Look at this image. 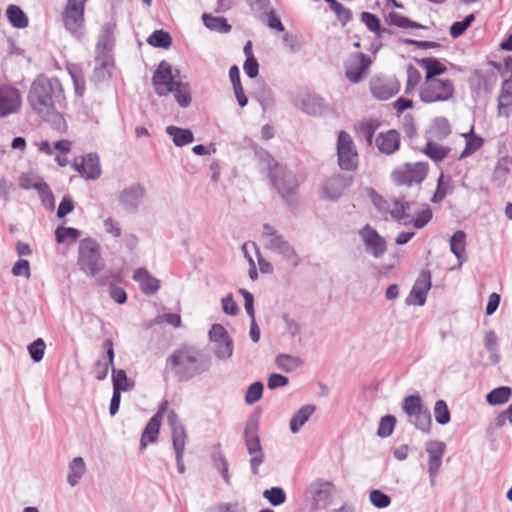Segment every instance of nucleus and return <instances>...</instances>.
I'll use <instances>...</instances> for the list:
<instances>
[{
  "mask_svg": "<svg viewBox=\"0 0 512 512\" xmlns=\"http://www.w3.org/2000/svg\"><path fill=\"white\" fill-rule=\"evenodd\" d=\"M380 122L378 119L370 118L362 120L355 126L357 137L364 139L368 145L373 142V136L375 131L379 128Z\"/></svg>",
  "mask_w": 512,
  "mask_h": 512,
  "instance_id": "nucleus-30",
  "label": "nucleus"
},
{
  "mask_svg": "<svg viewBox=\"0 0 512 512\" xmlns=\"http://www.w3.org/2000/svg\"><path fill=\"white\" fill-rule=\"evenodd\" d=\"M259 423L257 419H250L244 429L245 445L250 458V467L253 475H258L259 467L264 462V453L258 436Z\"/></svg>",
  "mask_w": 512,
  "mask_h": 512,
  "instance_id": "nucleus-8",
  "label": "nucleus"
},
{
  "mask_svg": "<svg viewBox=\"0 0 512 512\" xmlns=\"http://www.w3.org/2000/svg\"><path fill=\"white\" fill-rule=\"evenodd\" d=\"M263 497L273 506H279L286 501V494L280 487H272L263 492Z\"/></svg>",
  "mask_w": 512,
  "mask_h": 512,
  "instance_id": "nucleus-52",
  "label": "nucleus"
},
{
  "mask_svg": "<svg viewBox=\"0 0 512 512\" xmlns=\"http://www.w3.org/2000/svg\"><path fill=\"white\" fill-rule=\"evenodd\" d=\"M466 234L462 230H457L450 238V250L459 260V266L467 260L465 256Z\"/></svg>",
  "mask_w": 512,
  "mask_h": 512,
  "instance_id": "nucleus-33",
  "label": "nucleus"
},
{
  "mask_svg": "<svg viewBox=\"0 0 512 512\" xmlns=\"http://www.w3.org/2000/svg\"><path fill=\"white\" fill-rule=\"evenodd\" d=\"M506 69L510 74L508 77L503 73L504 80L498 96V115L508 118L512 114V60H505Z\"/></svg>",
  "mask_w": 512,
  "mask_h": 512,
  "instance_id": "nucleus-20",
  "label": "nucleus"
},
{
  "mask_svg": "<svg viewBox=\"0 0 512 512\" xmlns=\"http://www.w3.org/2000/svg\"><path fill=\"white\" fill-rule=\"evenodd\" d=\"M316 407L312 404L302 406L291 418L289 428L291 433L296 434L306 424L315 412Z\"/></svg>",
  "mask_w": 512,
  "mask_h": 512,
  "instance_id": "nucleus-29",
  "label": "nucleus"
},
{
  "mask_svg": "<svg viewBox=\"0 0 512 512\" xmlns=\"http://www.w3.org/2000/svg\"><path fill=\"white\" fill-rule=\"evenodd\" d=\"M350 183L351 179L341 174H335L325 179L320 190L321 198L328 201L338 200Z\"/></svg>",
  "mask_w": 512,
  "mask_h": 512,
  "instance_id": "nucleus-21",
  "label": "nucleus"
},
{
  "mask_svg": "<svg viewBox=\"0 0 512 512\" xmlns=\"http://www.w3.org/2000/svg\"><path fill=\"white\" fill-rule=\"evenodd\" d=\"M512 165V160L508 157L501 158L495 167L493 176L496 181H498L500 184H502L506 176L508 175L510 171V167Z\"/></svg>",
  "mask_w": 512,
  "mask_h": 512,
  "instance_id": "nucleus-54",
  "label": "nucleus"
},
{
  "mask_svg": "<svg viewBox=\"0 0 512 512\" xmlns=\"http://www.w3.org/2000/svg\"><path fill=\"white\" fill-rule=\"evenodd\" d=\"M147 42L154 47L168 48L172 39L168 32L156 30L148 37Z\"/></svg>",
  "mask_w": 512,
  "mask_h": 512,
  "instance_id": "nucleus-49",
  "label": "nucleus"
},
{
  "mask_svg": "<svg viewBox=\"0 0 512 512\" xmlns=\"http://www.w3.org/2000/svg\"><path fill=\"white\" fill-rule=\"evenodd\" d=\"M334 493L335 487L328 481L316 480L307 488V494L316 508H326Z\"/></svg>",
  "mask_w": 512,
  "mask_h": 512,
  "instance_id": "nucleus-19",
  "label": "nucleus"
},
{
  "mask_svg": "<svg viewBox=\"0 0 512 512\" xmlns=\"http://www.w3.org/2000/svg\"><path fill=\"white\" fill-rule=\"evenodd\" d=\"M6 17L12 27L16 29H24L29 25L27 15L18 5H8L6 8Z\"/></svg>",
  "mask_w": 512,
  "mask_h": 512,
  "instance_id": "nucleus-32",
  "label": "nucleus"
},
{
  "mask_svg": "<svg viewBox=\"0 0 512 512\" xmlns=\"http://www.w3.org/2000/svg\"><path fill=\"white\" fill-rule=\"evenodd\" d=\"M133 279L140 284V288L145 294H154L160 288V281L145 268L136 269L133 273Z\"/></svg>",
  "mask_w": 512,
  "mask_h": 512,
  "instance_id": "nucleus-27",
  "label": "nucleus"
},
{
  "mask_svg": "<svg viewBox=\"0 0 512 512\" xmlns=\"http://www.w3.org/2000/svg\"><path fill=\"white\" fill-rule=\"evenodd\" d=\"M161 420L158 417H152L147 426L145 427L141 437V449L146 448L148 443H153L157 440L160 430Z\"/></svg>",
  "mask_w": 512,
  "mask_h": 512,
  "instance_id": "nucleus-37",
  "label": "nucleus"
},
{
  "mask_svg": "<svg viewBox=\"0 0 512 512\" xmlns=\"http://www.w3.org/2000/svg\"><path fill=\"white\" fill-rule=\"evenodd\" d=\"M449 190V179H446L443 174H441L437 181V189L431 199L433 203L441 202L447 195Z\"/></svg>",
  "mask_w": 512,
  "mask_h": 512,
  "instance_id": "nucleus-60",
  "label": "nucleus"
},
{
  "mask_svg": "<svg viewBox=\"0 0 512 512\" xmlns=\"http://www.w3.org/2000/svg\"><path fill=\"white\" fill-rule=\"evenodd\" d=\"M325 1L329 3L331 10L336 14L337 19L342 23V25H346L350 21L351 12L348 8L344 7L336 0Z\"/></svg>",
  "mask_w": 512,
  "mask_h": 512,
  "instance_id": "nucleus-56",
  "label": "nucleus"
},
{
  "mask_svg": "<svg viewBox=\"0 0 512 512\" xmlns=\"http://www.w3.org/2000/svg\"><path fill=\"white\" fill-rule=\"evenodd\" d=\"M387 22L390 25L397 26V27L404 28V29H407V28L422 29V28H424L423 25H421L417 22L411 21L407 17L402 16L395 12H392L388 15Z\"/></svg>",
  "mask_w": 512,
  "mask_h": 512,
  "instance_id": "nucleus-46",
  "label": "nucleus"
},
{
  "mask_svg": "<svg viewBox=\"0 0 512 512\" xmlns=\"http://www.w3.org/2000/svg\"><path fill=\"white\" fill-rule=\"evenodd\" d=\"M265 161L269 170V176L273 186L285 200L289 201L297 192L299 181L293 172L279 165L270 155H266Z\"/></svg>",
  "mask_w": 512,
  "mask_h": 512,
  "instance_id": "nucleus-4",
  "label": "nucleus"
},
{
  "mask_svg": "<svg viewBox=\"0 0 512 512\" xmlns=\"http://www.w3.org/2000/svg\"><path fill=\"white\" fill-rule=\"evenodd\" d=\"M263 389H264V386H263L262 382L257 381V382L252 383L246 391L245 402L249 405H252V404L256 403L257 401H259L262 397Z\"/></svg>",
  "mask_w": 512,
  "mask_h": 512,
  "instance_id": "nucleus-57",
  "label": "nucleus"
},
{
  "mask_svg": "<svg viewBox=\"0 0 512 512\" xmlns=\"http://www.w3.org/2000/svg\"><path fill=\"white\" fill-rule=\"evenodd\" d=\"M371 59L363 53H353L345 61V75L352 83H358L371 65Z\"/></svg>",
  "mask_w": 512,
  "mask_h": 512,
  "instance_id": "nucleus-18",
  "label": "nucleus"
},
{
  "mask_svg": "<svg viewBox=\"0 0 512 512\" xmlns=\"http://www.w3.org/2000/svg\"><path fill=\"white\" fill-rule=\"evenodd\" d=\"M166 133L172 137L173 143L178 147L185 146L194 141V135L190 129L170 125L166 127Z\"/></svg>",
  "mask_w": 512,
  "mask_h": 512,
  "instance_id": "nucleus-34",
  "label": "nucleus"
},
{
  "mask_svg": "<svg viewBox=\"0 0 512 512\" xmlns=\"http://www.w3.org/2000/svg\"><path fill=\"white\" fill-rule=\"evenodd\" d=\"M396 423V419L392 415H386L381 418L377 434L380 437H388L392 434L394 430V426Z\"/></svg>",
  "mask_w": 512,
  "mask_h": 512,
  "instance_id": "nucleus-59",
  "label": "nucleus"
},
{
  "mask_svg": "<svg viewBox=\"0 0 512 512\" xmlns=\"http://www.w3.org/2000/svg\"><path fill=\"white\" fill-rule=\"evenodd\" d=\"M418 63L425 70L424 79H441L447 71V67L436 58H422Z\"/></svg>",
  "mask_w": 512,
  "mask_h": 512,
  "instance_id": "nucleus-28",
  "label": "nucleus"
},
{
  "mask_svg": "<svg viewBox=\"0 0 512 512\" xmlns=\"http://www.w3.org/2000/svg\"><path fill=\"white\" fill-rule=\"evenodd\" d=\"M37 192L44 205H47L50 208L54 207V195L45 181L37 187Z\"/></svg>",
  "mask_w": 512,
  "mask_h": 512,
  "instance_id": "nucleus-64",
  "label": "nucleus"
},
{
  "mask_svg": "<svg viewBox=\"0 0 512 512\" xmlns=\"http://www.w3.org/2000/svg\"><path fill=\"white\" fill-rule=\"evenodd\" d=\"M361 21L366 25L367 29L374 32L377 36L381 37L387 32L386 29H380V21L378 17L369 12H362L360 15Z\"/></svg>",
  "mask_w": 512,
  "mask_h": 512,
  "instance_id": "nucleus-50",
  "label": "nucleus"
},
{
  "mask_svg": "<svg viewBox=\"0 0 512 512\" xmlns=\"http://www.w3.org/2000/svg\"><path fill=\"white\" fill-rule=\"evenodd\" d=\"M369 498H370L371 503L375 507L380 508V509L388 507L391 503V499L387 494L381 492L380 490H376V489L372 490L370 492Z\"/></svg>",
  "mask_w": 512,
  "mask_h": 512,
  "instance_id": "nucleus-62",
  "label": "nucleus"
},
{
  "mask_svg": "<svg viewBox=\"0 0 512 512\" xmlns=\"http://www.w3.org/2000/svg\"><path fill=\"white\" fill-rule=\"evenodd\" d=\"M172 444L175 454L180 456V453H184L186 445V431L184 426H177L172 431Z\"/></svg>",
  "mask_w": 512,
  "mask_h": 512,
  "instance_id": "nucleus-51",
  "label": "nucleus"
},
{
  "mask_svg": "<svg viewBox=\"0 0 512 512\" xmlns=\"http://www.w3.org/2000/svg\"><path fill=\"white\" fill-rule=\"evenodd\" d=\"M434 141L428 138L424 153L433 161L438 162L448 155L449 148L436 144Z\"/></svg>",
  "mask_w": 512,
  "mask_h": 512,
  "instance_id": "nucleus-43",
  "label": "nucleus"
},
{
  "mask_svg": "<svg viewBox=\"0 0 512 512\" xmlns=\"http://www.w3.org/2000/svg\"><path fill=\"white\" fill-rule=\"evenodd\" d=\"M178 105L182 108L188 107L192 102L190 85L186 82L179 81L173 88L172 92Z\"/></svg>",
  "mask_w": 512,
  "mask_h": 512,
  "instance_id": "nucleus-38",
  "label": "nucleus"
},
{
  "mask_svg": "<svg viewBox=\"0 0 512 512\" xmlns=\"http://www.w3.org/2000/svg\"><path fill=\"white\" fill-rule=\"evenodd\" d=\"M474 20V14H469L462 21L454 22L450 27V35L453 38L461 36Z\"/></svg>",
  "mask_w": 512,
  "mask_h": 512,
  "instance_id": "nucleus-58",
  "label": "nucleus"
},
{
  "mask_svg": "<svg viewBox=\"0 0 512 512\" xmlns=\"http://www.w3.org/2000/svg\"><path fill=\"white\" fill-rule=\"evenodd\" d=\"M336 149L339 167L346 171L355 170L358 166L359 157L355 143L349 133L344 130L339 131Z\"/></svg>",
  "mask_w": 512,
  "mask_h": 512,
  "instance_id": "nucleus-10",
  "label": "nucleus"
},
{
  "mask_svg": "<svg viewBox=\"0 0 512 512\" xmlns=\"http://www.w3.org/2000/svg\"><path fill=\"white\" fill-rule=\"evenodd\" d=\"M46 344L43 339L38 338L28 346L30 357L34 362H40L43 359Z\"/></svg>",
  "mask_w": 512,
  "mask_h": 512,
  "instance_id": "nucleus-61",
  "label": "nucleus"
},
{
  "mask_svg": "<svg viewBox=\"0 0 512 512\" xmlns=\"http://www.w3.org/2000/svg\"><path fill=\"white\" fill-rule=\"evenodd\" d=\"M43 182L44 180L41 177L32 173H23L19 177V186L24 190H37V187Z\"/></svg>",
  "mask_w": 512,
  "mask_h": 512,
  "instance_id": "nucleus-55",
  "label": "nucleus"
},
{
  "mask_svg": "<svg viewBox=\"0 0 512 512\" xmlns=\"http://www.w3.org/2000/svg\"><path fill=\"white\" fill-rule=\"evenodd\" d=\"M512 394V389L508 386H501L493 389L486 396V400L490 405H499L506 403Z\"/></svg>",
  "mask_w": 512,
  "mask_h": 512,
  "instance_id": "nucleus-42",
  "label": "nucleus"
},
{
  "mask_svg": "<svg viewBox=\"0 0 512 512\" xmlns=\"http://www.w3.org/2000/svg\"><path fill=\"white\" fill-rule=\"evenodd\" d=\"M370 90L375 98L387 100L398 92L399 85L395 79L375 76L370 81Z\"/></svg>",
  "mask_w": 512,
  "mask_h": 512,
  "instance_id": "nucleus-23",
  "label": "nucleus"
},
{
  "mask_svg": "<svg viewBox=\"0 0 512 512\" xmlns=\"http://www.w3.org/2000/svg\"><path fill=\"white\" fill-rule=\"evenodd\" d=\"M402 410L408 417L418 415L424 410L422 398L419 395H409L404 398Z\"/></svg>",
  "mask_w": 512,
  "mask_h": 512,
  "instance_id": "nucleus-40",
  "label": "nucleus"
},
{
  "mask_svg": "<svg viewBox=\"0 0 512 512\" xmlns=\"http://www.w3.org/2000/svg\"><path fill=\"white\" fill-rule=\"evenodd\" d=\"M78 265L84 273L95 276L104 268V261L97 242L91 238L80 241Z\"/></svg>",
  "mask_w": 512,
  "mask_h": 512,
  "instance_id": "nucleus-7",
  "label": "nucleus"
},
{
  "mask_svg": "<svg viewBox=\"0 0 512 512\" xmlns=\"http://www.w3.org/2000/svg\"><path fill=\"white\" fill-rule=\"evenodd\" d=\"M262 240L266 249L280 255L292 269L300 264V257L293 246L273 226L263 225Z\"/></svg>",
  "mask_w": 512,
  "mask_h": 512,
  "instance_id": "nucleus-5",
  "label": "nucleus"
},
{
  "mask_svg": "<svg viewBox=\"0 0 512 512\" xmlns=\"http://www.w3.org/2000/svg\"><path fill=\"white\" fill-rule=\"evenodd\" d=\"M27 101L33 112L43 119L48 118L65 105L61 81L56 77L38 76L30 86Z\"/></svg>",
  "mask_w": 512,
  "mask_h": 512,
  "instance_id": "nucleus-1",
  "label": "nucleus"
},
{
  "mask_svg": "<svg viewBox=\"0 0 512 512\" xmlns=\"http://www.w3.org/2000/svg\"><path fill=\"white\" fill-rule=\"evenodd\" d=\"M454 94V83L448 78L424 79L419 87V98L426 104L448 102Z\"/></svg>",
  "mask_w": 512,
  "mask_h": 512,
  "instance_id": "nucleus-6",
  "label": "nucleus"
},
{
  "mask_svg": "<svg viewBox=\"0 0 512 512\" xmlns=\"http://www.w3.org/2000/svg\"><path fill=\"white\" fill-rule=\"evenodd\" d=\"M213 463L215 468L221 473L225 482L229 484L230 477L228 474V464L225 457L221 453H215L213 455Z\"/></svg>",
  "mask_w": 512,
  "mask_h": 512,
  "instance_id": "nucleus-63",
  "label": "nucleus"
},
{
  "mask_svg": "<svg viewBox=\"0 0 512 512\" xmlns=\"http://www.w3.org/2000/svg\"><path fill=\"white\" fill-rule=\"evenodd\" d=\"M465 138L466 146L459 156L460 159H463L471 155L472 153L480 149L481 146L483 145V139L479 136L474 135L472 130L469 134L465 135Z\"/></svg>",
  "mask_w": 512,
  "mask_h": 512,
  "instance_id": "nucleus-48",
  "label": "nucleus"
},
{
  "mask_svg": "<svg viewBox=\"0 0 512 512\" xmlns=\"http://www.w3.org/2000/svg\"><path fill=\"white\" fill-rule=\"evenodd\" d=\"M430 140H442L451 133L449 121L445 117H436L433 119L428 130Z\"/></svg>",
  "mask_w": 512,
  "mask_h": 512,
  "instance_id": "nucleus-31",
  "label": "nucleus"
},
{
  "mask_svg": "<svg viewBox=\"0 0 512 512\" xmlns=\"http://www.w3.org/2000/svg\"><path fill=\"white\" fill-rule=\"evenodd\" d=\"M427 172V163H406L392 172V179L397 185H419L426 178Z\"/></svg>",
  "mask_w": 512,
  "mask_h": 512,
  "instance_id": "nucleus-11",
  "label": "nucleus"
},
{
  "mask_svg": "<svg viewBox=\"0 0 512 512\" xmlns=\"http://www.w3.org/2000/svg\"><path fill=\"white\" fill-rule=\"evenodd\" d=\"M21 107L20 91L10 84H0V118L19 113Z\"/></svg>",
  "mask_w": 512,
  "mask_h": 512,
  "instance_id": "nucleus-13",
  "label": "nucleus"
},
{
  "mask_svg": "<svg viewBox=\"0 0 512 512\" xmlns=\"http://www.w3.org/2000/svg\"><path fill=\"white\" fill-rule=\"evenodd\" d=\"M167 361L183 380L205 373L211 367V357L194 347H182L174 351Z\"/></svg>",
  "mask_w": 512,
  "mask_h": 512,
  "instance_id": "nucleus-2",
  "label": "nucleus"
},
{
  "mask_svg": "<svg viewBox=\"0 0 512 512\" xmlns=\"http://www.w3.org/2000/svg\"><path fill=\"white\" fill-rule=\"evenodd\" d=\"M58 243H74L80 237V231L72 227H58L55 231Z\"/></svg>",
  "mask_w": 512,
  "mask_h": 512,
  "instance_id": "nucleus-45",
  "label": "nucleus"
},
{
  "mask_svg": "<svg viewBox=\"0 0 512 512\" xmlns=\"http://www.w3.org/2000/svg\"><path fill=\"white\" fill-rule=\"evenodd\" d=\"M359 236L364 243L367 253L371 254L374 258H382L384 256L387 250L386 241L374 228L366 224L359 230Z\"/></svg>",
  "mask_w": 512,
  "mask_h": 512,
  "instance_id": "nucleus-16",
  "label": "nucleus"
},
{
  "mask_svg": "<svg viewBox=\"0 0 512 512\" xmlns=\"http://www.w3.org/2000/svg\"><path fill=\"white\" fill-rule=\"evenodd\" d=\"M84 11L83 0H67L62 12L65 29L77 39H80L84 34Z\"/></svg>",
  "mask_w": 512,
  "mask_h": 512,
  "instance_id": "nucleus-9",
  "label": "nucleus"
},
{
  "mask_svg": "<svg viewBox=\"0 0 512 512\" xmlns=\"http://www.w3.org/2000/svg\"><path fill=\"white\" fill-rule=\"evenodd\" d=\"M275 364L281 371L289 373L299 368L303 364V361L297 356L290 354H279L275 358Z\"/></svg>",
  "mask_w": 512,
  "mask_h": 512,
  "instance_id": "nucleus-39",
  "label": "nucleus"
},
{
  "mask_svg": "<svg viewBox=\"0 0 512 512\" xmlns=\"http://www.w3.org/2000/svg\"><path fill=\"white\" fill-rule=\"evenodd\" d=\"M144 194L145 189L140 184H133L126 187L118 196L119 205L125 212L133 213L137 211Z\"/></svg>",
  "mask_w": 512,
  "mask_h": 512,
  "instance_id": "nucleus-22",
  "label": "nucleus"
},
{
  "mask_svg": "<svg viewBox=\"0 0 512 512\" xmlns=\"http://www.w3.org/2000/svg\"><path fill=\"white\" fill-rule=\"evenodd\" d=\"M372 202L375 208L382 214H390V216L405 225L413 223L414 227L417 229L423 228L432 218V211L430 208H426L420 211L417 216L412 219L409 214L406 213V210H409L410 203L405 200L404 197L396 198L393 200V204H391L383 199L380 195L372 192L371 195Z\"/></svg>",
  "mask_w": 512,
  "mask_h": 512,
  "instance_id": "nucleus-3",
  "label": "nucleus"
},
{
  "mask_svg": "<svg viewBox=\"0 0 512 512\" xmlns=\"http://www.w3.org/2000/svg\"><path fill=\"white\" fill-rule=\"evenodd\" d=\"M115 27L116 24L112 21L103 24L96 43V55L112 56Z\"/></svg>",
  "mask_w": 512,
  "mask_h": 512,
  "instance_id": "nucleus-26",
  "label": "nucleus"
},
{
  "mask_svg": "<svg viewBox=\"0 0 512 512\" xmlns=\"http://www.w3.org/2000/svg\"><path fill=\"white\" fill-rule=\"evenodd\" d=\"M430 288L431 274L429 271H422L406 299L407 304H417L419 306L424 305L426 302L427 292Z\"/></svg>",
  "mask_w": 512,
  "mask_h": 512,
  "instance_id": "nucleus-24",
  "label": "nucleus"
},
{
  "mask_svg": "<svg viewBox=\"0 0 512 512\" xmlns=\"http://www.w3.org/2000/svg\"><path fill=\"white\" fill-rule=\"evenodd\" d=\"M178 82L176 75L173 74L171 65L167 61L162 60L152 76L155 93L160 97L167 96Z\"/></svg>",
  "mask_w": 512,
  "mask_h": 512,
  "instance_id": "nucleus-12",
  "label": "nucleus"
},
{
  "mask_svg": "<svg viewBox=\"0 0 512 512\" xmlns=\"http://www.w3.org/2000/svg\"><path fill=\"white\" fill-rule=\"evenodd\" d=\"M435 420L439 425H446L450 422L451 416L448 406L444 400H438L434 406Z\"/></svg>",
  "mask_w": 512,
  "mask_h": 512,
  "instance_id": "nucleus-53",
  "label": "nucleus"
},
{
  "mask_svg": "<svg viewBox=\"0 0 512 512\" xmlns=\"http://www.w3.org/2000/svg\"><path fill=\"white\" fill-rule=\"evenodd\" d=\"M209 340L215 344L214 353L219 360H227L233 354V341L221 324H213L209 331Z\"/></svg>",
  "mask_w": 512,
  "mask_h": 512,
  "instance_id": "nucleus-14",
  "label": "nucleus"
},
{
  "mask_svg": "<svg viewBox=\"0 0 512 512\" xmlns=\"http://www.w3.org/2000/svg\"><path fill=\"white\" fill-rule=\"evenodd\" d=\"M425 450L428 454V472L430 485L436 484V477L442 465V458L446 450V444L439 440H429L425 444Z\"/></svg>",
  "mask_w": 512,
  "mask_h": 512,
  "instance_id": "nucleus-15",
  "label": "nucleus"
},
{
  "mask_svg": "<svg viewBox=\"0 0 512 512\" xmlns=\"http://www.w3.org/2000/svg\"><path fill=\"white\" fill-rule=\"evenodd\" d=\"M72 167L86 180H97L102 174L100 159L97 153H89L76 158L72 163Z\"/></svg>",
  "mask_w": 512,
  "mask_h": 512,
  "instance_id": "nucleus-17",
  "label": "nucleus"
},
{
  "mask_svg": "<svg viewBox=\"0 0 512 512\" xmlns=\"http://www.w3.org/2000/svg\"><path fill=\"white\" fill-rule=\"evenodd\" d=\"M202 20L204 25L210 30L220 33H227L231 30L230 24H228L227 20L223 17H215L204 13L202 15Z\"/></svg>",
  "mask_w": 512,
  "mask_h": 512,
  "instance_id": "nucleus-41",
  "label": "nucleus"
},
{
  "mask_svg": "<svg viewBox=\"0 0 512 512\" xmlns=\"http://www.w3.org/2000/svg\"><path fill=\"white\" fill-rule=\"evenodd\" d=\"M113 64L112 56L95 55V67L93 72V79L96 81H103L110 76V67Z\"/></svg>",
  "mask_w": 512,
  "mask_h": 512,
  "instance_id": "nucleus-35",
  "label": "nucleus"
},
{
  "mask_svg": "<svg viewBox=\"0 0 512 512\" xmlns=\"http://www.w3.org/2000/svg\"><path fill=\"white\" fill-rule=\"evenodd\" d=\"M113 390L129 391L133 388V382L130 381L126 372L122 369H112Z\"/></svg>",
  "mask_w": 512,
  "mask_h": 512,
  "instance_id": "nucleus-44",
  "label": "nucleus"
},
{
  "mask_svg": "<svg viewBox=\"0 0 512 512\" xmlns=\"http://www.w3.org/2000/svg\"><path fill=\"white\" fill-rule=\"evenodd\" d=\"M86 472V464L82 457H75L69 464L67 482L75 487Z\"/></svg>",
  "mask_w": 512,
  "mask_h": 512,
  "instance_id": "nucleus-36",
  "label": "nucleus"
},
{
  "mask_svg": "<svg viewBox=\"0 0 512 512\" xmlns=\"http://www.w3.org/2000/svg\"><path fill=\"white\" fill-rule=\"evenodd\" d=\"M410 422L416 427V429L424 433L430 432L432 420L431 415L427 409H424L418 415L411 417Z\"/></svg>",
  "mask_w": 512,
  "mask_h": 512,
  "instance_id": "nucleus-47",
  "label": "nucleus"
},
{
  "mask_svg": "<svg viewBox=\"0 0 512 512\" xmlns=\"http://www.w3.org/2000/svg\"><path fill=\"white\" fill-rule=\"evenodd\" d=\"M401 144L400 133L394 129L379 133L375 138V145L381 154L392 155Z\"/></svg>",
  "mask_w": 512,
  "mask_h": 512,
  "instance_id": "nucleus-25",
  "label": "nucleus"
}]
</instances>
